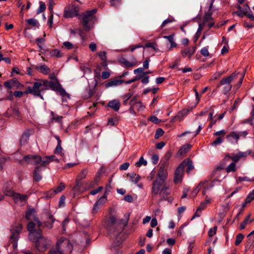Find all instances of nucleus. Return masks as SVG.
Instances as JSON below:
<instances>
[{
    "label": "nucleus",
    "mask_w": 254,
    "mask_h": 254,
    "mask_svg": "<svg viewBox=\"0 0 254 254\" xmlns=\"http://www.w3.org/2000/svg\"><path fill=\"white\" fill-rule=\"evenodd\" d=\"M30 241L35 243V248L39 252L46 251L51 244V240L43 237L42 232L35 236L34 240Z\"/></svg>",
    "instance_id": "obj_5"
},
{
    "label": "nucleus",
    "mask_w": 254,
    "mask_h": 254,
    "mask_svg": "<svg viewBox=\"0 0 254 254\" xmlns=\"http://www.w3.org/2000/svg\"><path fill=\"white\" fill-rule=\"evenodd\" d=\"M63 45L67 50H70L73 48V45L69 42H64Z\"/></svg>",
    "instance_id": "obj_63"
},
{
    "label": "nucleus",
    "mask_w": 254,
    "mask_h": 254,
    "mask_svg": "<svg viewBox=\"0 0 254 254\" xmlns=\"http://www.w3.org/2000/svg\"><path fill=\"white\" fill-rule=\"evenodd\" d=\"M205 23H201L199 24L198 28L197 29V32H196V35L197 36H199L201 34V32L204 26Z\"/></svg>",
    "instance_id": "obj_58"
},
{
    "label": "nucleus",
    "mask_w": 254,
    "mask_h": 254,
    "mask_svg": "<svg viewBox=\"0 0 254 254\" xmlns=\"http://www.w3.org/2000/svg\"><path fill=\"white\" fill-rule=\"evenodd\" d=\"M158 160H159V156L158 155L154 154V155H152L151 161H152V163L153 164H154V165L158 163Z\"/></svg>",
    "instance_id": "obj_60"
},
{
    "label": "nucleus",
    "mask_w": 254,
    "mask_h": 254,
    "mask_svg": "<svg viewBox=\"0 0 254 254\" xmlns=\"http://www.w3.org/2000/svg\"><path fill=\"white\" fill-rule=\"evenodd\" d=\"M39 4V7L37 10V14L41 13L42 12L44 11L46 9V5L43 2L40 1Z\"/></svg>",
    "instance_id": "obj_43"
},
{
    "label": "nucleus",
    "mask_w": 254,
    "mask_h": 254,
    "mask_svg": "<svg viewBox=\"0 0 254 254\" xmlns=\"http://www.w3.org/2000/svg\"><path fill=\"white\" fill-rule=\"evenodd\" d=\"M50 56L51 57H54L57 58H60L63 56V54L59 50L54 49L50 52Z\"/></svg>",
    "instance_id": "obj_30"
},
{
    "label": "nucleus",
    "mask_w": 254,
    "mask_h": 254,
    "mask_svg": "<svg viewBox=\"0 0 254 254\" xmlns=\"http://www.w3.org/2000/svg\"><path fill=\"white\" fill-rule=\"evenodd\" d=\"M223 141L224 139L222 137L218 136L211 143V145L213 146H215L221 144Z\"/></svg>",
    "instance_id": "obj_38"
},
{
    "label": "nucleus",
    "mask_w": 254,
    "mask_h": 254,
    "mask_svg": "<svg viewBox=\"0 0 254 254\" xmlns=\"http://www.w3.org/2000/svg\"><path fill=\"white\" fill-rule=\"evenodd\" d=\"M132 95V94L129 92L126 94H125L123 97L124 99V103L126 104L127 103V100L131 97Z\"/></svg>",
    "instance_id": "obj_55"
},
{
    "label": "nucleus",
    "mask_w": 254,
    "mask_h": 254,
    "mask_svg": "<svg viewBox=\"0 0 254 254\" xmlns=\"http://www.w3.org/2000/svg\"><path fill=\"white\" fill-rule=\"evenodd\" d=\"M240 159V158H239V155L237 154L236 155H234L233 156H231L229 155H226L225 156L224 160L225 161H228L230 159H232L233 160L232 162H235V164H236V163L238 162Z\"/></svg>",
    "instance_id": "obj_32"
},
{
    "label": "nucleus",
    "mask_w": 254,
    "mask_h": 254,
    "mask_svg": "<svg viewBox=\"0 0 254 254\" xmlns=\"http://www.w3.org/2000/svg\"><path fill=\"white\" fill-rule=\"evenodd\" d=\"M180 165L184 170L185 168L187 167L186 172L188 173H190L194 168L192 162L190 159H187L184 160Z\"/></svg>",
    "instance_id": "obj_16"
},
{
    "label": "nucleus",
    "mask_w": 254,
    "mask_h": 254,
    "mask_svg": "<svg viewBox=\"0 0 254 254\" xmlns=\"http://www.w3.org/2000/svg\"><path fill=\"white\" fill-rule=\"evenodd\" d=\"M238 135L237 132L232 131L227 135L226 138L228 141L231 143H237L239 139V136Z\"/></svg>",
    "instance_id": "obj_20"
},
{
    "label": "nucleus",
    "mask_w": 254,
    "mask_h": 254,
    "mask_svg": "<svg viewBox=\"0 0 254 254\" xmlns=\"http://www.w3.org/2000/svg\"><path fill=\"white\" fill-rule=\"evenodd\" d=\"M56 245L62 254H70L71 253L72 246L68 239L62 238L58 241Z\"/></svg>",
    "instance_id": "obj_6"
},
{
    "label": "nucleus",
    "mask_w": 254,
    "mask_h": 254,
    "mask_svg": "<svg viewBox=\"0 0 254 254\" xmlns=\"http://www.w3.org/2000/svg\"><path fill=\"white\" fill-rule=\"evenodd\" d=\"M165 165L166 164L161 165L156 177L152 182L151 196L153 199L159 196L161 200H166L171 193V189L166 185L168 172L165 169Z\"/></svg>",
    "instance_id": "obj_1"
},
{
    "label": "nucleus",
    "mask_w": 254,
    "mask_h": 254,
    "mask_svg": "<svg viewBox=\"0 0 254 254\" xmlns=\"http://www.w3.org/2000/svg\"><path fill=\"white\" fill-rule=\"evenodd\" d=\"M35 68L43 74H47L50 71V68L45 64L36 66Z\"/></svg>",
    "instance_id": "obj_29"
},
{
    "label": "nucleus",
    "mask_w": 254,
    "mask_h": 254,
    "mask_svg": "<svg viewBox=\"0 0 254 254\" xmlns=\"http://www.w3.org/2000/svg\"><path fill=\"white\" fill-rule=\"evenodd\" d=\"M226 170L227 173L234 172L237 170L236 164L235 162L231 163L226 168Z\"/></svg>",
    "instance_id": "obj_35"
},
{
    "label": "nucleus",
    "mask_w": 254,
    "mask_h": 254,
    "mask_svg": "<svg viewBox=\"0 0 254 254\" xmlns=\"http://www.w3.org/2000/svg\"><path fill=\"white\" fill-rule=\"evenodd\" d=\"M195 51V47H187L181 51V55L183 57H188L190 59L194 54Z\"/></svg>",
    "instance_id": "obj_15"
},
{
    "label": "nucleus",
    "mask_w": 254,
    "mask_h": 254,
    "mask_svg": "<svg viewBox=\"0 0 254 254\" xmlns=\"http://www.w3.org/2000/svg\"><path fill=\"white\" fill-rule=\"evenodd\" d=\"M12 197L15 203H19L26 200L28 198V196L27 195L21 194L20 193L15 192Z\"/></svg>",
    "instance_id": "obj_19"
},
{
    "label": "nucleus",
    "mask_w": 254,
    "mask_h": 254,
    "mask_svg": "<svg viewBox=\"0 0 254 254\" xmlns=\"http://www.w3.org/2000/svg\"><path fill=\"white\" fill-rule=\"evenodd\" d=\"M30 135V133L28 131H26L23 133L20 140V143L21 145H23L27 142V141L29 139Z\"/></svg>",
    "instance_id": "obj_28"
},
{
    "label": "nucleus",
    "mask_w": 254,
    "mask_h": 254,
    "mask_svg": "<svg viewBox=\"0 0 254 254\" xmlns=\"http://www.w3.org/2000/svg\"><path fill=\"white\" fill-rule=\"evenodd\" d=\"M203 183H199L196 188L193 190L192 192V195L193 197H194L196 195L198 191L201 189V187L202 186Z\"/></svg>",
    "instance_id": "obj_41"
},
{
    "label": "nucleus",
    "mask_w": 254,
    "mask_h": 254,
    "mask_svg": "<svg viewBox=\"0 0 254 254\" xmlns=\"http://www.w3.org/2000/svg\"><path fill=\"white\" fill-rule=\"evenodd\" d=\"M107 200V195L105 193L103 196H101L97 199L95 203L96 205H99L100 206H102L106 202Z\"/></svg>",
    "instance_id": "obj_31"
},
{
    "label": "nucleus",
    "mask_w": 254,
    "mask_h": 254,
    "mask_svg": "<svg viewBox=\"0 0 254 254\" xmlns=\"http://www.w3.org/2000/svg\"><path fill=\"white\" fill-rule=\"evenodd\" d=\"M108 106L117 112L120 109V103L118 100L115 99L109 102L108 103Z\"/></svg>",
    "instance_id": "obj_21"
},
{
    "label": "nucleus",
    "mask_w": 254,
    "mask_h": 254,
    "mask_svg": "<svg viewBox=\"0 0 254 254\" xmlns=\"http://www.w3.org/2000/svg\"><path fill=\"white\" fill-rule=\"evenodd\" d=\"M98 55L102 61H106L107 60L106 53L105 52H102L98 53Z\"/></svg>",
    "instance_id": "obj_62"
},
{
    "label": "nucleus",
    "mask_w": 254,
    "mask_h": 254,
    "mask_svg": "<svg viewBox=\"0 0 254 254\" xmlns=\"http://www.w3.org/2000/svg\"><path fill=\"white\" fill-rule=\"evenodd\" d=\"M51 115H52V120H54L57 122H61L63 117L60 116H57L56 117H55L54 116V113L52 112H51Z\"/></svg>",
    "instance_id": "obj_59"
},
{
    "label": "nucleus",
    "mask_w": 254,
    "mask_h": 254,
    "mask_svg": "<svg viewBox=\"0 0 254 254\" xmlns=\"http://www.w3.org/2000/svg\"><path fill=\"white\" fill-rule=\"evenodd\" d=\"M62 150H63V148L62 147V144H57L56 148H55V153L57 154H59V155H62Z\"/></svg>",
    "instance_id": "obj_49"
},
{
    "label": "nucleus",
    "mask_w": 254,
    "mask_h": 254,
    "mask_svg": "<svg viewBox=\"0 0 254 254\" xmlns=\"http://www.w3.org/2000/svg\"><path fill=\"white\" fill-rule=\"evenodd\" d=\"M201 183H204L201 187V189H203L202 194L205 195L206 192L213 187V185L211 183H209L207 181L201 182Z\"/></svg>",
    "instance_id": "obj_23"
},
{
    "label": "nucleus",
    "mask_w": 254,
    "mask_h": 254,
    "mask_svg": "<svg viewBox=\"0 0 254 254\" xmlns=\"http://www.w3.org/2000/svg\"><path fill=\"white\" fill-rule=\"evenodd\" d=\"M246 199L247 202H250L254 199V190L248 194Z\"/></svg>",
    "instance_id": "obj_54"
},
{
    "label": "nucleus",
    "mask_w": 254,
    "mask_h": 254,
    "mask_svg": "<svg viewBox=\"0 0 254 254\" xmlns=\"http://www.w3.org/2000/svg\"><path fill=\"white\" fill-rule=\"evenodd\" d=\"M141 78H142V76H136L135 78H134L133 79H130V80H128L126 81H124V82L127 84H130L132 82L136 81V80H138L141 79Z\"/></svg>",
    "instance_id": "obj_56"
},
{
    "label": "nucleus",
    "mask_w": 254,
    "mask_h": 254,
    "mask_svg": "<svg viewBox=\"0 0 254 254\" xmlns=\"http://www.w3.org/2000/svg\"><path fill=\"white\" fill-rule=\"evenodd\" d=\"M41 172V167L39 166H37L33 172V177L36 182H39L42 179V177L40 175Z\"/></svg>",
    "instance_id": "obj_22"
},
{
    "label": "nucleus",
    "mask_w": 254,
    "mask_h": 254,
    "mask_svg": "<svg viewBox=\"0 0 254 254\" xmlns=\"http://www.w3.org/2000/svg\"><path fill=\"white\" fill-rule=\"evenodd\" d=\"M22 229V226L20 224H17L13 226L11 229V235L10 241L13 243V248L15 249L17 247V242L19 238V234Z\"/></svg>",
    "instance_id": "obj_7"
},
{
    "label": "nucleus",
    "mask_w": 254,
    "mask_h": 254,
    "mask_svg": "<svg viewBox=\"0 0 254 254\" xmlns=\"http://www.w3.org/2000/svg\"><path fill=\"white\" fill-rule=\"evenodd\" d=\"M25 218L27 220L34 221L36 222L39 227L42 226V223L39 220L38 218L36 217V211L34 209H29L26 211Z\"/></svg>",
    "instance_id": "obj_12"
},
{
    "label": "nucleus",
    "mask_w": 254,
    "mask_h": 254,
    "mask_svg": "<svg viewBox=\"0 0 254 254\" xmlns=\"http://www.w3.org/2000/svg\"><path fill=\"white\" fill-rule=\"evenodd\" d=\"M87 168L83 169L77 176V178L76 179H79V181H81V180L85 179L87 175Z\"/></svg>",
    "instance_id": "obj_34"
},
{
    "label": "nucleus",
    "mask_w": 254,
    "mask_h": 254,
    "mask_svg": "<svg viewBox=\"0 0 254 254\" xmlns=\"http://www.w3.org/2000/svg\"><path fill=\"white\" fill-rule=\"evenodd\" d=\"M142 165L146 166L147 165V161L145 160L142 156H141L138 162L135 163L136 167H139Z\"/></svg>",
    "instance_id": "obj_44"
},
{
    "label": "nucleus",
    "mask_w": 254,
    "mask_h": 254,
    "mask_svg": "<svg viewBox=\"0 0 254 254\" xmlns=\"http://www.w3.org/2000/svg\"><path fill=\"white\" fill-rule=\"evenodd\" d=\"M49 218L50 220H51V222H45L43 224V227L47 228L48 229H51L53 227V223L54 222L55 220L52 215H50Z\"/></svg>",
    "instance_id": "obj_33"
},
{
    "label": "nucleus",
    "mask_w": 254,
    "mask_h": 254,
    "mask_svg": "<svg viewBox=\"0 0 254 254\" xmlns=\"http://www.w3.org/2000/svg\"><path fill=\"white\" fill-rule=\"evenodd\" d=\"M56 161V162H59V159H58L55 155H51V156H46L43 158L41 157V162L42 163V165L43 166H46L48 165L50 162Z\"/></svg>",
    "instance_id": "obj_17"
},
{
    "label": "nucleus",
    "mask_w": 254,
    "mask_h": 254,
    "mask_svg": "<svg viewBox=\"0 0 254 254\" xmlns=\"http://www.w3.org/2000/svg\"><path fill=\"white\" fill-rule=\"evenodd\" d=\"M211 202V198L208 196H206L205 200L200 203L198 207V210H203L208 204Z\"/></svg>",
    "instance_id": "obj_24"
},
{
    "label": "nucleus",
    "mask_w": 254,
    "mask_h": 254,
    "mask_svg": "<svg viewBox=\"0 0 254 254\" xmlns=\"http://www.w3.org/2000/svg\"><path fill=\"white\" fill-rule=\"evenodd\" d=\"M49 254H62L60 251L57 248V245L56 246V247L55 248L52 249Z\"/></svg>",
    "instance_id": "obj_57"
},
{
    "label": "nucleus",
    "mask_w": 254,
    "mask_h": 254,
    "mask_svg": "<svg viewBox=\"0 0 254 254\" xmlns=\"http://www.w3.org/2000/svg\"><path fill=\"white\" fill-rule=\"evenodd\" d=\"M237 74L238 73L235 72L231 75L223 78L220 81V84L221 85H231L230 83L236 78Z\"/></svg>",
    "instance_id": "obj_18"
},
{
    "label": "nucleus",
    "mask_w": 254,
    "mask_h": 254,
    "mask_svg": "<svg viewBox=\"0 0 254 254\" xmlns=\"http://www.w3.org/2000/svg\"><path fill=\"white\" fill-rule=\"evenodd\" d=\"M251 153V151L248 150L246 152H239L238 153L240 158L242 157H245Z\"/></svg>",
    "instance_id": "obj_52"
},
{
    "label": "nucleus",
    "mask_w": 254,
    "mask_h": 254,
    "mask_svg": "<svg viewBox=\"0 0 254 254\" xmlns=\"http://www.w3.org/2000/svg\"><path fill=\"white\" fill-rule=\"evenodd\" d=\"M41 161V157L37 155H28L25 156L20 161V163L22 165L27 164H31L37 165L39 164Z\"/></svg>",
    "instance_id": "obj_9"
},
{
    "label": "nucleus",
    "mask_w": 254,
    "mask_h": 254,
    "mask_svg": "<svg viewBox=\"0 0 254 254\" xmlns=\"http://www.w3.org/2000/svg\"><path fill=\"white\" fill-rule=\"evenodd\" d=\"M97 12L96 9H93L91 10L86 11L80 14L78 18L81 21L85 31H89L91 29L96 20L95 13Z\"/></svg>",
    "instance_id": "obj_3"
},
{
    "label": "nucleus",
    "mask_w": 254,
    "mask_h": 254,
    "mask_svg": "<svg viewBox=\"0 0 254 254\" xmlns=\"http://www.w3.org/2000/svg\"><path fill=\"white\" fill-rule=\"evenodd\" d=\"M208 47L206 46L202 48L200 50L201 54L204 57H208L209 55V53L208 52Z\"/></svg>",
    "instance_id": "obj_45"
},
{
    "label": "nucleus",
    "mask_w": 254,
    "mask_h": 254,
    "mask_svg": "<svg viewBox=\"0 0 254 254\" xmlns=\"http://www.w3.org/2000/svg\"><path fill=\"white\" fill-rule=\"evenodd\" d=\"M123 220L118 221L114 216H111L107 221L106 228L110 234L118 238L127 225V221L122 223Z\"/></svg>",
    "instance_id": "obj_2"
},
{
    "label": "nucleus",
    "mask_w": 254,
    "mask_h": 254,
    "mask_svg": "<svg viewBox=\"0 0 254 254\" xmlns=\"http://www.w3.org/2000/svg\"><path fill=\"white\" fill-rule=\"evenodd\" d=\"M75 185L72 188V190L75 192H77L80 190L81 183L80 182V181H79V179H76L75 181Z\"/></svg>",
    "instance_id": "obj_39"
},
{
    "label": "nucleus",
    "mask_w": 254,
    "mask_h": 254,
    "mask_svg": "<svg viewBox=\"0 0 254 254\" xmlns=\"http://www.w3.org/2000/svg\"><path fill=\"white\" fill-rule=\"evenodd\" d=\"M65 188V185L64 183H61L60 185L54 190L56 193H58L61 192L63 190H64Z\"/></svg>",
    "instance_id": "obj_50"
},
{
    "label": "nucleus",
    "mask_w": 254,
    "mask_h": 254,
    "mask_svg": "<svg viewBox=\"0 0 254 254\" xmlns=\"http://www.w3.org/2000/svg\"><path fill=\"white\" fill-rule=\"evenodd\" d=\"M133 72L135 74H140V76H142V77H143V75H144L143 68L142 67H139L137 69H135L133 70Z\"/></svg>",
    "instance_id": "obj_48"
},
{
    "label": "nucleus",
    "mask_w": 254,
    "mask_h": 254,
    "mask_svg": "<svg viewBox=\"0 0 254 254\" xmlns=\"http://www.w3.org/2000/svg\"><path fill=\"white\" fill-rule=\"evenodd\" d=\"M36 224L37 225L35 221H31L27 225V230L29 232V238L30 240H34L35 236L37 235L38 234L42 232V230L40 229H38V230L34 229Z\"/></svg>",
    "instance_id": "obj_10"
},
{
    "label": "nucleus",
    "mask_w": 254,
    "mask_h": 254,
    "mask_svg": "<svg viewBox=\"0 0 254 254\" xmlns=\"http://www.w3.org/2000/svg\"><path fill=\"white\" fill-rule=\"evenodd\" d=\"M226 133V131L224 129H222L221 130L216 131L213 133L214 136H219L223 137Z\"/></svg>",
    "instance_id": "obj_53"
},
{
    "label": "nucleus",
    "mask_w": 254,
    "mask_h": 254,
    "mask_svg": "<svg viewBox=\"0 0 254 254\" xmlns=\"http://www.w3.org/2000/svg\"><path fill=\"white\" fill-rule=\"evenodd\" d=\"M56 194H57V193H56L55 190H51L45 193V197L46 198H51L54 196Z\"/></svg>",
    "instance_id": "obj_51"
},
{
    "label": "nucleus",
    "mask_w": 254,
    "mask_h": 254,
    "mask_svg": "<svg viewBox=\"0 0 254 254\" xmlns=\"http://www.w3.org/2000/svg\"><path fill=\"white\" fill-rule=\"evenodd\" d=\"M79 9L77 6L72 5L66 7L64 11V17L65 18H71L78 15Z\"/></svg>",
    "instance_id": "obj_11"
},
{
    "label": "nucleus",
    "mask_w": 254,
    "mask_h": 254,
    "mask_svg": "<svg viewBox=\"0 0 254 254\" xmlns=\"http://www.w3.org/2000/svg\"><path fill=\"white\" fill-rule=\"evenodd\" d=\"M110 2L111 6L115 8L119 7L121 4V0H110Z\"/></svg>",
    "instance_id": "obj_40"
},
{
    "label": "nucleus",
    "mask_w": 254,
    "mask_h": 254,
    "mask_svg": "<svg viewBox=\"0 0 254 254\" xmlns=\"http://www.w3.org/2000/svg\"><path fill=\"white\" fill-rule=\"evenodd\" d=\"M123 83H124V80H123L115 79L107 83L106 84V87H109L113 86H118L121 84Z\"/></svg>",
    "instance_id": "obj_26"
},
{
    "label": "nucleus",
    "mask_w": 254,
    "mask_h": 254,
    "mask_svg": "<svg viewBox=\"0 0 254 254\" xmlns=\"http://www.w3.org/2000/svg\"><path fill=\"white\" fill-rule=\"evenodd\" d=\"M4 195L12 197L14 193L12 187L11 186V183L7 182L3 185L2 189Z\"/></svg>",
    "instance_id": "obj_14"
},
{
    "label": "nucleus",
    "mask_w": 254,
    "mask_h": 254,
    "mask_svg": "<svg viewBox=\"0 0 254 254\" xmlns=\"http://www.w3.org/2000/svg\"><path fill=\"white\" fill-rule=\"evenodd\" d=\"M119 120L117 117L110 118L108 121V125L112 126H116L118 124Z\"/></svg>",
    "instance_id": "obj_42"
},
{
    "label": "nucleus",
    "mask_w": 254,
    "mask_h": 254,
    "mask_svg": "<svg viewBox=\"0 0 254 254\" xmlns=\"http://www.w3.org/2000/svg\"><path fill=\"white\" fill-rule=\"evenodd\" d=\"M191 145L189 144L184 145L178 151V154L182 156L186 154L187 152L191 148Z\"/></svg>",
    "instance_id": "obj_25"
},
{
    "label": "nucleus",
    "mask_w": 254,
    "mask_h": 254,
    "mask_svg": "<svg viewBox=\"0 0 254 254\" xmlns=\"http://www.w3.org/2000/svg\"><path fill=\"white\" fill-rule=\"evenodd\" d=\"M41 84V87L43 91L49 89L57 91L63 96H66L68 98H69V95L67 93L65 90L63 88L61 85L58 82L48 81L47 80H39L38 81Z\"/></svg>",
    "instance_id": "obj_4"
},
{
    "label": "nucleus",
    "mask_w": 254,
    "mask_h": 254,
    "mask_svg": "<svg viewBox=\"0 0 254 254\" xmlns=\"http://www.w3.org/2000/svg\"><path fill=\"white\" fill-rule=\"evenodd\" d=\"M244 238V235L242 234H239L237 237L235 241V245L238 246L239 245L241 242L242 241Z\"/></svg>",
    "instance_id": "obj_46"
},
{
    "label": "nucleus",
    "mask_w": 254,
    "mask_h": 254,
    "mask_svg": "<svg viewBox=\"0 0 254 254\" xmlns=\"http://www.w3.org/2000/svg\"><path fill=\"white\" fill-rule=\"evenodd\" d=\"M11 83L13 86H16L17 88H19L21 86V84L17 80L16 78H12L11 81Z\"/></svg>",
    "instance_id": "obj_64"
},
{
    "label": "nucleus",
    "mask_w": 254,
    "mask_h": 254,
    "mask_svg": "<svg viewBox=\"0 0 254 254\" xmlns=\"http://www.w3.org/2000/svg\"><path fill=\"white\" fill-rule=\"evenodd\" d=\"M217 227V226L214 227L213 228H210L208 231V235L210 237L213 236L216 234Z\"/></svg>",
    "instance_id": "obj_61"
},
{
    "label": "nucleus",
    "mask_w": 254,
    "mask_h": 254,
    "mask_svg": "<svg viewBox=\"0 0 254 254\" xmlns=\"http://www.w3.org/2000/svg\"><path fill=\"white\" fill-rule=\"evenodd\" d=\"M184 170L180 165L176 169L174 174V182L175 184H178L182 181L184 176Z\"/></svg>",
    "instance_id": "obj_13"
},
{
    "label": "nucleus",
    "mask_w": 254,
    "mask_h": 254,
    "mask_svg": "<svg viewBox=\"0 0 254 254\" xmlns=\"http://www.w3.org/2000/svg\"><path fill=\"white\" fill-rule=\"evenodd\" d=\"M28 24L32 25L34 27H38L39 23L37 20L34 18H30L26 20Z\"/></svg>",
    "instance_id": "obj_36"
},
{
    "label": "nucleus",
    "mask_w": 254,
    "mask_h": 254,
    "mask_svg": "<svg viewBox=\"0 0 254 254\" xmlns=\"http://www.w3.org/2000/svg\"><path fill=\"white\" fill-rule=\"evenodd\" d=\"M122 62L123 64H125V65L127 67L133 66L135 65L136 64V61H135V60H134V61H132V62H130L127 61L126 59H123L122 60Z\"/></svg>",
    "instance_id": "obj_37"
},
{
    "label": "nucleus",
    "mask_w": 254,
    "mask_h": 254,
    "mask_svg": "<svg viewBox=\"0 0 254 254\" xmlns=\"http://www.w3.org/2000/svg\"><path fill=\"white\" fill-rule=\"evenodd\" d=\"M43 92L44 91L41 87V84L37 81L34 83L32 87H28L24 93L25 94L30 93L34 96L40 97L41 99H43V96L41 95Z\"/></svg>",
    "instance_id": "obj_8"
},
{
    "label": "nucleus",
    "mask_w": 254,
    "mask_h": 254,
    "mask_svg": "<svg viewBox=\"0 0 254 254\" xmlns=\"http://www.w3.org/2000/svg\"><path fill=\"white\" fill-rule=\"evenodd\" d=\"M164 133V131L161 128H159L156 130V131L155 134V138H158L159 137L162 136Z\"/></svg>",
    "instance_id": "obj_47"
},
{
    "label": "nucleus",
    "mask_w": 254,
    "mask_h": 254,
    "mask_svg": "<svg viewBox=\"0 0 254 254\" xmlns=\"http://www.w3.org/2000/svg\"><path fill=\"white\" fill-rule=\"evenodd\" d=\"M163 38L164 39H166L168 40V41L171 44V46L169 48V50H171V49L173 47H176L177 46V44L175 43L174 38V36L172 35H170L169 36H163Z\"/></svg>",
    "instance_id": "obj_27"
}]
</instances>
